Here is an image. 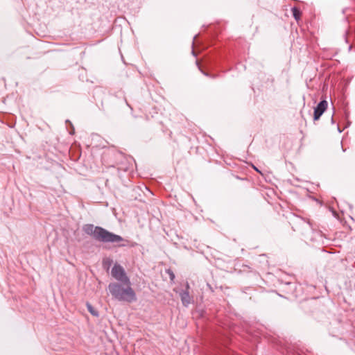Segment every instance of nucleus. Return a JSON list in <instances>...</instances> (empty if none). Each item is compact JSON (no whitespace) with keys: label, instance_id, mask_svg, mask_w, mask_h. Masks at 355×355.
<instances>
[{"label":"nucleus","instance_id":"11","mask_svg":"<svg viewBox=\"0 0 355 355\" xmlns=\"http://www.w3.org/2000/svg\"><path fill=\"white\" fill-rule=\"evenodd\" d=\"M254 170H255L256 171H257L258 173H261L260 171H259L257 168H256L255 166H254Z\"/></svg>","mask_w":355,"mask_h":355},{"label":"nucleus","instance_id":"10","mask_svg":"<svg viewBox=\"0 0 355 355\" xmlns=\"http://www.w3.org/2000/svg\"><path fill=\"white\" fill-rule=\"evenodd\" d=\"M202 73H203V74H205V76H209V77L213 78H216V77L218 76H217V75H216V74L210 75V74H209L208 73L205 72V71H202Z\"/></svg>","mask_w":355,"mask_h":355},{"label":"nucleus","instance_id":"1","mask_svg":"<svg viewBox=\"0 0 355 355\" xmlns=\"http://www.w3.org/2000/svg\"><path fill=\"white\" fill-rule=\"evenodd\" d=\"M83 231L87 234L92 236L96 241L101 243H112L115 247L132 248L136 245V243L131 241L110 232L101 227L94 226L92 224H87L84 225Z\"/></svg>","mask_w":355,"mask_h":355},{"label":"nucleus","instance_id":"4","mask_svg":"<svg viewBox=\"0 0 355 355\" xmlns=\"http://www.w3.org/2000/svg\"><path fill=\"white\" fill-rule=\"evenodd\" d=\"M111 275L114 279L121 283H129L130 281L124 268L118 263H115L112 267Z\"/></svg>","mask_w":355,"mask_h":355},{"label":"nucleus","instance_id":"2","mask_svg":"<svg viewBox=\"0 0 355 355\" xmlns=\"http://www.w3.org/2000/svg\"><path fill=\"white\" fill-rule=\"evenodd\" d=\"M108 289L112 297L119 301L131 303L137 300V295L131 287L130 281L129 283H110L108 285Z\"/></svg>","mask_w":355,"mask_h":355},{"label":"nucleus","instance_id":"9","mask_svg":"<svg viewBox=\"0 0 355 355\" xmlns=\"http://www.w3.org/2000/svg\"><path fill=\"white\" fill-rule=\"evenodd\" d=\"M168 275H169V276H170V279H171V280H172V281H173V280L174 279V278H175V275H174V274H173V272L171 270H168Z\"/></svg>","mask_w":355,"mask_h":355},{"label":"nucleus","instance_id":"6","mask_svg":"<svg viewBox=\"0 0 355 355\" xmlns=\"http://www.w3.org/2000/svg\"><path fill=\"white\" fill-rule=\"evenodd\" d=\"M327 105H328L327 101L325 100H323L318 103V105L314 110V114H313L314 120H318L320 119L321 115L327 110Z\"/></svg>","mask_w":355,"mask_h":355},{"label":"nucleus","instance_id":"5","mask_svg":"<svg viewBox=\"0 0 355 355\" xmlns=\"http://www.w3.org/2000/svg\"><path fill=\"white\" fill-rule=\"evenodd\" d=\"M186 289L180 293V297L181 298V301L182 304L184 306H187L192 302V297L189 294V284L188 282L186 283Z\"/></svg>","mask_w":355,"mask_h":355},{"label":"nucleus","instance_id":"8","mask_svg":"<svg viewBox=\"0 0 355 355\" xmlns=\"http://www.w3.org/2000/svg\"><path fill=\"white\" fill-rule=\"evenodd\" d=\"M87 307L89 311V312L92 314L93 315L97 316L98 312L94 310V309L92 307V306L89 303H87Z\"/></svg>","mask_w":355,"mask_h":355},{"label":"nucleus","instance_id":"3","mask_svg":"<svg viewBox=\"0 0 355 355\" xmlns=\"http://www.w3.org/2000/svg\"><path fill=\"white\" fill-rule=\"evenodd\" d=\"M287 218L288 223L294 232H298L302 234H304L309 230H313L312 225L310 221L306 220L299 216L291 214Z\"/></svg>","mask_w":355,"mask_h":355},{"label":"nucleus","instance_id":"7","mask_svg":"<svg viewBox=\"0 0 355 355\" xmlns=\"http://www.w3.org/2000/svg\"><path fill=\"white\" fill-rule=\"evenodd\" d=\"M291 10H292V13H293V17L295 18V19L297 21L300 20L301 17H302L301 10L297 7L292 8Z\"/></svg>","mask_w":355,"mask_h":355}]
</instances>
